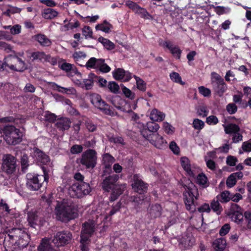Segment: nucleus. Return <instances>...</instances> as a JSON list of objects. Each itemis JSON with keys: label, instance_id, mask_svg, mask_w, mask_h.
Listing matches in <instances>:
<instances>
[{"label": "nucleus", "instance_id": "nucleus-31", "mask_svg": "<svg viewBox=\"0 0 251 251\" xmlns=\"http://www.w3.org/2000/svg\"><path fill=\"white\" fill-rule=\"evenodd\" d=\"M243 212L235 214L229 217L231 218V220L240 225L243 229H244V225L245 222L244 214Z\"/></svg>", "mask_w": 251, "mask_h": 251}, {"label": "nucleus", "instance_id": "nucleus-1", "mask_svg": "<svg viewBox=\"0 0 251 251\" xmlns=\"http://www.w3.org/2000/svg\"><path fill=\"white\" fill-rule=\"evenodd\" d=\"M8 240H5L4 244L13 249L22 250L29 244L30 238L24 228L13 227L6 230Z\"/></svg>", "mask_w": 251, "mask_h": 251}, {"label": "nucleus", "instance_id": "nucleus-47", "mask_svg": "<svg viewBox=\"0 0 251 251\" xmlns=\"http://www.w3.org/2000/svg\"><path fill=\"white\" fill-rule=\"evenodd\" d=\"M51 86L54 88H57V90L58 91L61 92V93H65L67 94H73L75 92V89L73 88H64L63 87H61L59 85H58L57 84L55 83L54 82H51Z\"/></svg>", "mask_w": 251, "mask_h": 251}, {"label": "nucleus", "instance_id": "nucleus-52", "mask_svg": "<svg viewBox=\"0 0 251 251\" xmlns=\"http://www.w3.org/2000/svg\"><path fill=\"white\" fill-rule=\"evenodd\" d=\"M219 196V200L222 202L229 201L231 198L230 193L228 191H225L221 193Z\"/></svg>", "mask_w": 251, "mask_h": 251}, {"label": "nucleus", "instance_id": "nucleus-63", "mask_svg": "<svg viewBox=\"0 0 251 251\" xmlns=\"http://www.w3.org/2000/svg\"><path fill=\"white\" fill-rule=\"evenodd\" d=\"M206 122L209 125H215L219 122V120L216 116L211 115L206 118Z\"/></svg>", "mask_w": 251, "mask_h": 251}, {"label": "nucleus", "instance_id": "nucleus-2", "mask_svg": "<svg viewBox=\"0 0 251 251\" xmlns=\"http://www.w3.org/2000/svg\"><path fill=\"white\" fill-rule=\"evenodd\" d=\"M106 170L103 171L101 176L102 181L100 184L101 188L105 192L111 191L109 201H113L118 199L119 197L123 193L124 189L126 188L125 184H119L117 183L119 179V176L117 174H112L106 176Z\"/></svg>", "mask_w": 251, "mask_h": 251}, {"label": "nucleus", "instance_id": "nucleus-3", "mask_svg": "<svg viewBox=\"0 0 251 251\" xmlns=\"http://www.w3.org/2000/svg\"><path fill=\"white\" fill-rule=\"evenodd\" d=\"M54 213L56 219L64 223L75 219L78 215L76 205L70 199H63L61 201H57Z\"/></svg>", "mask_w": 251, "mask_h": 251}, {"label": "nucleus", "instance_id": "nucleus-24", "mask_svg": "<svg viewBox=\"0 0 251 251\" xmlns=\"http://www.w3.org/2000/svg\"><path fill=\"white\" fill-rule=\"evenodd\" d=\"M115 158L109 153H105L103 156V162L104 170L106 172H111V165L115 162Z\"/></svg>", "mask_w": 251, "mask_h": 251}, {"label": "nucleus", "instance_id": "nucleus-39", "mask_svg": "<svg viewBox=\"0 0 251 251\" xmlns=\"http://www.w3.org/2000/svg\"><path fill=\"white\" fill-rule=\"evenodd\" d=\"M194 239L188 236L183 237L180 239L179 245L181 246V248L184 249L188 248L193 245Z\"/></svg>", "mask_w": 251, "mask_h": 251}, {"label": "nucleus", "instance_id": "nucleus-57", "mask_svg": "<svg viewBox=\"0 0 251 251\" xmlns=\"http://www.w3.org/2000/svg\"><path fill=\"white\" fill-rule=\"evenodd\" d=\"M60 60L61 61L63 60V59H61L57 57H52L49 54L47 55L45 59V61L50 63L52 65H56L57 63V62L59 63V62H60Z\"/></svg>", "mask_w": 251, "mask_h": 251}, {"label": "nucleus", "instance_id": "nucleus-40", "mask_svg": "<svg viewBox=\"0 0 251 251\" xmlns=\"http://www.w3.org/2000/svg\"><path fill=\"white\" fill-rule=\"evenodd\" d=\"M168 1L169 3H166L163 5L164 7L162 10L164 14H169L176 9V5L174 2L171 0H169Z\"/></svg>", "mask_w": 251, "mask_h": 251}, {"label": "nucleus", "instance_id": "nucleus-54", "mask_svg": "<svg viewBox=\"0 0 251 251\" xmlns=\"http://www.w3.org/2000/svg\"><path fill=\"white\" fill-rule=\"evenodd\" d=\"M229 11L230 8L224 6H218L215 8V12L219 15L227 13Z\"/></svg>", "mask_w": 251, "mask_h": 251}, {"label": "nucleus", "instance_id": "nucleus-35", "mask_svg": "<svg viewBox=\"0 0 251 251\" xmlns=\"http://www.w3.org/2000/svg\"><path fill=\"white\" fill-rule=\"evenodd\" d=\"M181 165L184 170L190 176H193V173L191 169L189 160L188 158L183 157L181 158Z\"/></svg>", "mask_w": 251, "mask_h": 251}, {"label": "nucleus", "instance_id": "nucleus-26", "mask_svg": "<svg viewBox=\"0 0 251 251\" xmlns=\"http://www.w3.org/2000/svg\"><path fill=\"white\" fill-rule=\"evenodd\" d=\"M162 208L160 204H155L152 205L149 209V214L151 218L155 219L160 216Z\"/></svg>", "mask_w": 251, "mask_h": 251}, {"label": "nucleus", "instance_id": "nucleus-37", "mask_svg": "<svg viewBox=\"0 0 251 251\" xmlns=\"http://www.w3.org/2000/svg\"><path fill=\"white\" fill-rule=\"evenodd\" d=\"M27 220L29 225L32 227H35L37 225L38 216L35 212L30 211L27 213Z\"/></svg>", "mask_w": 251, "mask_h": 251}, {"label": "nucleus", "instance_id": "nucleus-61", "mask_svg": "<svg viewBox=\"0 0 251 251\" xmlns=\"http://www.w3.org/2000/svg\"><path fill=\"white\" fill-rule=\"evenodd\" d=\"M226 109L229 114H233L237 112V106L235 103H230L226 105Z\"/></svg>", "mask_w": 251, "mask_h": 251}, {"label": "nucleus", "instance_id": "nucleus-60", "mask_svg": "<svg viewBox=\"0 0 251 251\" xmlns=\"http://www.w3.org/2000/svg\"><path fill=\"white\" fill-rule=\"evenodd\" d=\"M163 128L168 134H172L174 132L175 128L167 122H164Z\"/></svg>", "mask_w": 251, "mask_h": 251}, {"label": "nucleus", "instance_id": "nucleus-42", "mask_svg": "<svg viewBox=\"0 0 251 251\" xmlns=\"http://www.w3.org/2000/svg\"><path fill=\"white\" fill-rule=\"evenodd\" d=\"M243 212L242 208L237 204L231 203L227 213L228 216Z\"/></svg>", "mask_w": 251, "mask_h": 251}, {"label": "nucleus", "instance_id": "nucleus-32", "mask_svg": "<svg viewBox=\"0 0 251 251\" xmlns=\"http://www.w3.org/2000/svg\"><path fill=\"white\" fill-rule=\"evenodd\" d=\"M165 115L164 113L156 109L152 110L150 114L151 119L154 121H162L165 118Z\"/></svg>", "mask_w": 251, "mask_h": 251}, {"label": "nucleus", "instance_id": "nucleus-62", "mask_svg": "<svg viewBox=\"0 0 251 251\" xmlns=\"http://www.w3.org/2000/svg\"><path fill=\"white\" fill-rule=\"evenodd\" d=\"M197 114L200 116L205 117L208 114V111L204 106H200L197 109Z\"/></svg>", "mask_w": 251, "mask_h": 251}, {"label": "nucleus", "instance_id": "nucleus-13", "mask_svg": "<svg viewBox=\"0 0 251 251\" xmlns=\"http://www.w3.org/2000/svg\"><path fill=\"white\" fill-rule=\"evenodd\" d=\"M211 84L213 90L220 97L223 96V94L227 90V87L224 81V79L218 74L215 72L211 73Z\"/></svg>", "mask_w": 251, "mask_h": 251}, {"label": "nucleus", "instance_id": "nucleus-15", "mask_svg": "<svg viewBox=\"0 0 251 251\" xmlns=\"http://www.w3.org/2000/svg\"><path fill=\"white\" fill-rule=\"evenodd\" d=\"M133 181L131 186L135 192L140 194L147 192L148 187V184L139 178L137 175L133 176Z\"/></svg>", "mask_w": 251, "mask_h": 251}, {"label": "nucleus", "instance_id": "nucleus-59", "mask_svg": "<svg viewBox=\"0 0 251 251\" xmlns=\"http://www.w3.org/2000/svg\"><path fill=\"white\" fill-rule=\"evenodd\" d=\"M82 34L86 38H92L93 31L88 26H85L82 29Z\"/></svg>", "mask_w": 251, "mask_h": 251}, {"label": "nucleus", "instance_id": "nucleus-18", "mask_svg": "<svg viewBox=\"0 0 251 251\" xmlns=\"http://www.w3.org/2000/svg\"><path fill=\"white\" fill-rule=\"evenodd\" d=\"M64 62L61 64L59 62L58 66L60 69L66 72L67 73V75L69 76H73V74H78V72L76 67H75L73 64L67 63L63 60Z\"/></svg>", "mask_w": 251, "mask_h": 251}, {"label": "nucleus", "instance_id": "nucleus-55", "mask_svg": "<svg viewBox=\"0 0 251 251\" xmlns=\"http://www.w3.org/2000/svg\"><path fill=\"white\" fill-rule=\"evenodd\" d=\"M83 151V147L81 145H74L70 149V152L73 154L81 153Z\"/></svg>", "mask_w": 251, "mask_h": 251}, {"label": "nucleus", "instance_id": "nucleus-6", "mask_svg": "<svg viewBox=\"0 0 251 251\" xmlns=\"http://www.w3.org/2000/svg\"><path fill=\"white\" fill-rule=\"evenodd\" d=\"M7 68L20 72H23L28 68L25 62L18 56H10L5 58L1 64V68L4 70Z\"/></svg>", "mask_w": 251, "mask_h": 251}, {"label": "nucleus", "instance_id": "nucleus-19", "mask_svg": "<svg viewBox=\"0 0 251 251\" xmlns=\"http://www.w3.org/2000/svg\"><path fill=\"white\" fill-rule=\"evenodd\" d=\"M163 47L168 48L171 53L176 58L179 59L182 53L181 50L177 46H174L170 41H165L163 45Z\"/></svg>", "mask_w": 251, "mask_h": 251}, {"label": "nucleus", "instance_id": "nucleus-8", "mask_svg": "<svg viewBox=\"0 0 251 251\" xmlns=\"http://www.w3.org/2000/svg\"><path fill=\"white\" fill-rule=\"evenodd\" d=\"M89 183L84 182H78L74 183L68 189L69 194L72 197L81 198L88 195L91 192Z\"/></svg>", "mask_w": 251, "mask_h": 251}, {"label": "nucleus", "instance_id": "nucleus-53", "mask_svg": "<svg viewBox=\"0 0 251 251\" xmlns=\"http://www.w3.org/2000/svg\"><path fill=\"white\" fill-rule=\"evenodd\" d=\"M122 90L123 94L126 98L132 100L135 97V94L130 89H128L123 85H121Z\"/></svg>", "mask_w": 251, "mask_h": 251}, {"label": "nucleus", "instance_id": "nucleus-46", "mask_svg": "<svg viewBox=\"0 0 251 251\" xmlns=\"http://www.w3.org/2000/svg\"><path fill=\"white\" fill-rule=\"evenodd\" d=\"M45 53L43 51H34L31 53V57L33 58V60H39L41 61H45L46 56Z\"/></svg>", "mask_w": 251, "mask_h": 251}, {"label": "nucleus", "instance_id": "nucleus-9", "mask_svg": "<svg viewBox=\"0 0 251 251\" xmlns=\"http://www.w3.org/2000/svg\"><path fill=\"white\" fill-rule=\"evenodd\" d=\"M97 160V152L94 150L88 149L83 152L77 161L87 169H93L96 165Z\"/></svg>", "mask_w": 251, "mask_h": 251}, {"label": "nucleus", "instance_id": "nucleus-44", "mask_svg": "<svg viewBox=\"0 0 251 251\" xmlns=\"http://www.w3.org/2000/svg\"><path fill=\"white\" fill-rule=\"evenodd\" d=\"M133 77L136 80L137 89L143 92L145 91L147 88L146 83L142 79L136 75H134Z\"/></svg>", "mask_w": 251, "mask_h": 251}, {"label": "nucleus", "instance_id": "nucleus-45", "mask_svg": "<svg viewBox=\"0 0 251 251\" xmlns=\"http://www.w3.org/2000/svg\"><path fill=\"white\" fill-rule=\"evenodd\" d=\"M107 88L110 92L113 94L120 93V86L115 81H109L107 84Z\"/></svg>", "mask_w": 251, "mask_h": 251}, {"label": "nucleus", "instance_id": "nucleus-21", "mask_svg": "<svg viewBox=\"0 0 251 251\" xmlns=\"http://www.w3.org/2000/svg\"><path fill=\"white\" fill-rule=\"evenodd\" d=\"M243 176V174L240 171L231 174L226 179L227 187H232L236 184L237 179H241Z\"/></svg>", "mask_w": 251, "mask_h": 251}, {"label": "nucleus", "instance_id": "nucleus-14", "mask_svg": "<svg viewBox=\"0 0 251 251\" xmlns=\"http://www.w3.org/2000/svg\"><path fill=\"white\" fill-rule=\"evenodd\" d=\"M73 238L72 233L69 230L58 231L54 235L52 242L57 247L69 244Z\"/></svg>", "mask_w": 251, "mask_h": 251}, {"label": "nucleus", "instance_id": "nucleus-23", "mask_svg": "<svg viewBox=\"0 0 251 251\" xmlns=\"http://www.w3.org/2000/svg\"><path fill=\"white\" fill-rule=\"evenodd\" d=\"M37 251H59L53 247L48 239L43 238L38 247Z\"/></svg>", "mask_w": 251, "mask_h": 251}, {"label": "nucleus", "instance_id": "nucleus-20", "mask_svg": "<svg viewBox=\"0 0 251 251\" xmlns=\"http://www.w3.org/2000/svg\"><path fill=\"white\" fill-rule=\"evenodd\" d=\"M33 155L38 162L46 164L50 161L48 155L37 148H33Z\"/></svg>", "mask_w": 251, "mask_h": 251}, {"label": "nucleus", "instance_id": "nucleus-28", "mask_svg": "<svg viewBox=\"0 0 251 251\" xmlns=\"http://www.w3.org/2000/svg\"><path fill=\"white\" fill-rule=\"evenodd\" d=\"M98 78V76L95 75L94 74H89L88 78L84 79L83 81L86 89H91L92 88L94 82H97Z\"/></svg>", "mask_w": 251, "mask_h": 251}, {"label": "nucleus", "instance_id": "nucleus-22", "mask_svg": "<svg viewBox=\"0 0 251 251\" xmlns=\"http://www.w3.org/2000/svg\"><path fill=\"white\" fill-rule=\"evenodd\" d=\"M95 229V223L93 221H88L82 224L81 232L92 236Z\"/></svg>", "mask_w": 251, "mask_h": 251}, {"label": "nucleus", "instance_id": "nucleus-48", "mask_svg": "<svg viewBox=\"0 0 251 251\" xmlns=\"http://www.w3.org/2000/svg\"><path fill=\"white\" fill-rule=\"evenodd\" d=\"M197 183L203 187H206L208 186L207 183V178L203 174H199L197 177Z\"/></svg>", "mask_w": 251, "mask_h": 251}, {"label": "nucleus", "instance_id": "nucleus-16", "mask_svg": "<svg viewBox=\"0 0 251 251\" xmlns=\"http://www.w3.org/2000/svg\"><path fill=\"white\" fill-rule=\"evenodd\" d=\"M147 140L157 148L162 149L167 147V142L158 133L152 135L151 137Z\"/></svg>", "mask_w": 251, "mask_h": 251}, {"label": "nucleus", "instance_id": "nucleus-11", "mask_svg": "<svg viewBox=\"0 0 251 251\" xmlns=\"http://www.w3.org/2000/svg\"><path fill=\"white\" fill-rule=\"evenodd\" d=\"M17 159L11 154H5L2 156L1 169L7 175H12L16 171Z\"/></svg>", "mask_w": 251, "mask_h": 251}, {"label": "nucleus", "instance_id": "nucleus-33", "mask_svg": "<svg viewBox=\"0 0 251 251\" xmlns=\"http://www.w3.org/2000/svg\"><path fill=\"white\" fill-rule=\"evenodd\" d=\"M102 61V58L97 59L95 57H91L87 62L85 66L87 68L98 69Z\"/></svg>", "mask_w": 251, "mask_h": 251}, {"label": "nucleus", "instance_id": "nucleus-25", "mask_svg": "<svg viewBox=\"0 0 251 251\" xmlns=\"http://www.w3.org/2000/svg\"><path fill=\"white\" fill-rule=\"evenodd\" d=\"M71 121L67 118H62L59 119L56 123V126L61 130H68L71 126Z\"/></svg>", "mask_w": 251, "mask_h": 251}, {"label": "nucleus", "instance_id": "nucleus-41", "mask_svg": "<svg viewBox=\"0 0 251 251\" xmlns=\"http://www.w3.org/2000/svg\"><path fill=\"white\" fill-rule=\"evenodd\" d=\"M98 41L108 50H112L115 48L114 44L107 39L100 37L98 38Z\"/></svg>", "mask_w": 251, "mask_h": 251}, {"label": "nucleus", "instance_id": "nucleus-4", "mask_svg": "<svg viewBox=\"0 0 251 251\" xmlns=\"http://www.w3.org/2000/svg\"><path fill=\"white\" fill-rule=\"evenodd\" d=\"M182 186L185 189L183 192L184 201L187 210L194 212L196 210L197 201L199 199L200 195L197 187L189 180L182 183Z\"/></svg>", "mask_w": 251, "mask_h": 251}, {"label": "nucleus", "instance_id": "nucleus-58", "mask_svg": "<svg viewBox=\"0 0 251 251\" xmlns=\"http://www.w3.org/2000/svg\"><path fill=\"white\" fill-rule=\"evenodd\" d=\"M170 77L173 81L176 83L183 84L181 81V77L178 73L176 72H173L170 74Z\"/></svg>", "mask_w": 251, "mask_h": 251}, {"label": "nucleus", "instance_id": "nucleus-7", "mask_svg": "<svg viewBox=\"0 0 251 251\" xmlns=\"http://www.w3.org/2000/svg\"><path fill=\"white\" fill-rule=\"evenodd\" d=\"M26 186L31 191H37L40 189L44 181L48 179V176L44 173V176L36 174L28 173L26 176Z\"/></svg>", "mask_w": 251, "mask_h": 251}, {"label": "nucleus", "instance_id": "nucleus-51", "mask_svg": "<svg viewBox=\"0 0 251 251\" xmlns=\"http://www.w3.org/2000/svg\"><path fill=\"white\" fill-rule=\"evenodd\" d=\"M204 126V123L199 119H194L193 122V126L197 130H201Z\"/></svg>", "mask_w": 251, "mask_h": 251}, {"label": "nucleus", "instance_id": "nucleus-56", "mask_svg": "<svg viewBox=\"0 0 251 251\" xmlns=\"http://www.w3.org/2000/svg\"><path fill=\"white\" fill-rule=\"evenodd\" d=\"M98 70L103 73H107L110 72L111 68L105 63V60L102 59V63H100Z\"/></svg>", "mask_w": 251, "mask_h": 251}, {"label": "nucleus", "instance_id": "nucleus-10", "mask_svg": "<svg viewBox=\"0 0 251 251\" xmlns=\"http://www.w3.org/2000/svg\"><path fill=\"white\" fill-rule=\"evenodd\" d=\"M90 98L91 103L94 106L100 109L102 113L112 116L116 115L117 112H115L110 108V106L102 100L100 95L93 94L90 96Z\"/></svg>", "mask_w": 251, "mask_h": 251}, {"label": "nucleus", "instance_id": "nucleus-12", "mask_svg": "<svg viewBox=\"0 0 251 251\" xmlns=\"http://www.w3.org/2000/svg\"><path fill=\"white\" fill-rule=\"evenodd\" d=\"M137 126L141 134L146 139L151 137L153 134H157L160 127L158 124L153 122H149L146 125L138 123Z\"/></svg>", "mask_w": 251, "mask_h": 251}, {"label": "nucleus", "instance_id": "nucleus-5", "mask_svg": "<svg viewBox=\"0 0 251 251\" xmlns=\"http://www.w3.org/2000/svg\"><path fill=\"white\" fill-rule=\"evenodd\" d=\"M4 139L9 145H16L23 140V133L19 128L10 125H7L1 128Z\"/></svg>", "mask_w": 251, "mask_h": 251}, {"label": "nucleus", "instance_id": "nucleus-34", "mask_svg": "<svg viewBox=\"0 0 251 251\" xmlns=\"http://www.w3.org/2000/svg\"><path fill=\"white\" fill-rule=\"evenodd\" d=\"M58 14V12L54 9L48 8L44 10L42 15L46 19H51L56 17Z\"/></svg>", "mask_w": 251, "mask_h": 251}, {"label": "nucleus", "instance_id": "nucleus-29", "mask_svg": "<svg viewBox=\"0 0 251 251\" xmlns=\"http://www.w3.org/2000/svg\"><path fill=\"white\" fill-rule=\"evenodd\" d=\"M224 130L226 134H234L239 132L240 130V127L235 124L230 123L226 125H223Z\"/></svg>", "mask_w": 251, "mask_h": 251}, {"label": "nucleus", "instance_id": "nucleus-64", "mask_svg": "<svg viewBox=\"0 0 251 251\" xmlns=\"http://www.w3.org/2000/svg\"><path fill=\"white\" fill-rule=\"evenodd\" d=\"M230 229V226L228 224H225L221 228L219 231V234L221 236H223L226 235L229 231Z\"/></svg>", "mask_w": 251, "mask_h": 251}, {"label": "nucleus", "instance_id": "nucleus-30", "mask_svg": "<svg viewBox=\"0 0 251 251\" xmlns=\"http://www.w3.org/2000/svg\"><path fill=\"white\" fill-rule=\"evenodd\" d=\"M226 241L223 238L216 239L213 243V248L217 251H223L226 247Z\"/></svg>", "mask_w": 251, "mask_h": 251}, {"label": "nucleus", "instance_id": "nucleus-38", "mask_svg": "<svg viewBox=\"0 0 251 251\" xmlns=\"http://www.w3.org/2000/svg\"><path fill=\"white\" fill-rule=\"evenodd\" d=\"M110 101L116 108L121 111H125V108L121 106V104L123 101L120 97L118 96H113Z\"/></svg>", "mask_w": 251, "mask_h": 251}, {"label": "nucleus", "instance_id": "nucleus-50", "mask_svg": "<svg viewBox=\"0 0 251 251\" xmlns=\"http://www.w3.org/2000/svg\"><path fill=\"white\" fill-rule=\"evenodd\" d=\"M135 12L143 18L149 19L151 17V16L147 11L145 9L141 8L140 6L138 7Z\"/></svg>", "mask_w": 251, "mask_h": 251}, {"label": "nucleus", "instance_id": "nucleus-36", "mask_svg": "<svg viewBox=\"0 0 251 251\" xmlns=\"http://www.w3.org/2000/svg\"><path fill=\"white\" fill-rule=\"evenodd\" d=\"M35 39L42 46H49L51 45L50 40L45 35L38 34L35 36Z\"/></svg>", "mask_w": 251, "mask_h": 251}, {"label": "nucleus", "instance_id": "nucleus-49", "mask_svg": "<svg viewBox=\"0 0 251 251\" xmlns=\"http://www.w3.org/2000/svg\"><path fill=\"white\" fill-rule=\"evenodd\" d=\"M22 171L25 172L29 166L28 157L26 154L24 153L21 157Z\"/></svg>", "mask_w": 251, "mask_h": 251}, {"label": "nucleus", "instance_id": "nucleus-43", "mask_svg": "<svg viewBox=\"0 0 251 251\" xmlns=\"http://www.w3.org/2000/svg\"><path fill=\"white\" fill-rule=\"evenodd\" d=\"M245 222L244 229L251 228V211H246L244 212Z\"/></svg>", "mask_w": 251, "mask_h": 251}, {"label": "nucleus", "instance_id": "nucleus-17", "mask_svg": "<svg viewBox=\"0 0 251 251\" xmlns=\"http://www.w3.org/2000/svg\"><path fill=\"white\" fill-rule=\"evenodd\" d=\"M113 77L117 80L123 79L125 81H127L131 78V74L128 72H126L124 69L118 68L113 72Z\"/></svg>", "mask_w": 251, "mask_h": 251}, {"label": "nucleus", "instance_id": "nucleus-27", "mask_svg": "<svg viewBox=\"0 0 251 251\" xmlns=\"http://www.w3.org/2000/svg\"><path fill=\"white\" fill-rule=\"evenodd\" d=\"M219 196H217L216 199H213L210 203V209L217 215H220L223 211V208L219 203Z\"/></svg>", "mask_w": 251, "mask_h": 251}]
</instances>
